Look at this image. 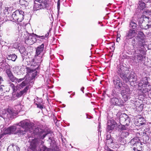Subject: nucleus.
<instances>
[{"label":"nucleus","mask_w":151,"mask_h":151,"mask_svg":"<svg viewBox=\"0 0 151 151\" xmlns=\"http://www.w3.org/2000/svg\"><path fill=\"white\" fill-rule=\"evenodd\" d=\"M32 129L29 131L32 133V136L33 137H37L32 139L30 143V148L33 151H37L36 148L38 144H42L43 143L41 139H43L48 134L45 132L42 129H40L38 128H35L34 130L33 129L32 127Z\"/></svg>","instance_id":"f257e3e1"},{"label":"nucleus","mask_w":151,"mask_h":151,"mask_svg":"<svg viewBox=\"0 0 151 151\" xmlns=\"http://www.w3.org/2000/svg\"><path fill=\"white\" fill-rule=\"evenodd\" d=\"M150 13V12L149 11H144L143 14L144 15L141 16L140 17L138 18L137 20L138 22V25L141 28L145 29H147L149 28H151V23L150 22V24H146L145 23V22H143V21H144V19H150L149 17L147 16H146L147 13V14H149Z\"/></svg>","instance_id":"f03ea898"},{"label":"nucleus","mask_w":151,"mask_h":151,"mask_svg":"<svg viewBox=\"0 0 151 151\" xmlns=\"http://www.w3.org/2000/svg\"><path fill=\"white\" fill-rule=\"evenodd\" d=\"M116 72L118 74L123 80L126 79L129 70L126 67L123 65L119 64L117 67Z\"/></svg>","instance_id":"7ed1b4c3"},{"label":"nucleus","mask_w":151,"mask_h":151,"mask_svg":"<svg viewBox=\"0 0 151 151\" xmlns=\"http://www.w3.org/2000/svg\"><path fill=\"white\" fill-rule=\"evenodd\" d=\"M24 13L22 11L17 10L14 12L12 16L13 20L18 22H21L24 19Z\"/></svg>","instance_id":"20e7f679"},{"label":"nucleus","mask_w":151,"mask_h":151,"mask_svg":"<svg viewBox=\"0 0 151 151\" xmlns=\"http://www.w3.org/2000/svg\"><path fill=\"white\" fill-rule=\"evenodd\" d=\"M134 58L133 60L136 63L142 61L143 55L145 54V51L142 48H137L135 51Z\"/></svg>","instance_id":"39448f33"},{"label":"nucleus","mask_w":151,"mask_h":151,"mask_svg":"<svg viewBox=\"0 0 151 151\" xmlns=\"http://www.w3.org/2000/svg\"><path fill=\"white\" fill-rule=\"evenodd\" d=\"M17 125L21 127L22 128L24 129V131H25V132L27 131H31V129H32V127L33 126V124H31L27 120L22 121L17 124Z\"/></svg>","instance_id":"423d86ee"},{"label":"nucleus","mask_w":151,"mask_h":151,"mask_svg":"<svg viewBox=\"0 0 151 151\" xmlns=\"http://www.w3.org/2000/svg\"><path fill=\"white\" fill-rule=\"evenodd\" d=\"M111 95L113 96H115L111 99L110 103L111 105L122 106L124 104L123 101L121 98H119L116 97L115 93L113 92L112 93Z\"/></svg>","instance_id":"0eeeda50"},{"label":"nucleus","mask_w":151,"mask_h":151,"mask_svg":"<svg viewBox=\"0 0 151 151\" xmlns=\"http://www.w3.org/2000/svg\"><path fill=\"white\" fill-rule=\"evenodd\" d=\"M113 82L115 87L117 89H123L124 85L123 84L120 78L117 76H114L113 77Z\"/></svg>","instance_id":"6e6552de"},{"label":"nucleus","mask_w":151,"mask_h":151,"mask_svg":"<svg viewBox=\"0 0 151 151\" xmlns=\"http://www.w3.org/2000/svg\"><path fill=\"white\" fill-rule=\"evenodd\" d=\"M44 47V44L38 47L36 49V55H35V58L39 61L42 58V54H41Z\"/></svg>","instance_id":"1a4fd4ad"},{"label":"nucleus","mask_w":151,"mask_h":151,"mask_svg":"<svg viewBox=\"0 0 151 151\" xmlns=\"http://www.w3.org/2000/svg\"><path fill=\"white\" fill-rule=\"evenodd\" d=\"M3 117L4 119H12L14 116H15L16 113L10 109H8L4 111V112L3 113Z\"/></svg>","instance_id":"9d476101"},{"label":"nucleus","mask_w":151,"mask_h":151,"mask_svg":"<svg viewBox=\"0 0 151 151\" xmlns=\"http://www.w3.org/2000/svg\"><path fill=\"white\" fill-rule=\"evenodd\" d=\"M129 135L128 132L123 131L120 132L117 136V141L118 142H121L123 139L126 138Z\"/></svg>","instance_id":"9b49d317"},{"label":"nucleus","mask_w":151,"mask_h":151,"mask_svg":"<svg viewBox=\"0 0 151 151\" xmlns=\"http://www.w3.org/2000/svg\"><path fill=\"white\" fill-rule=\"evenodd\" d=\"M135 30L130 29L126 32L125 38L126 40H129L134 37L135 35Z\"/></svg>","instance_id":"f8f14e48"},{"label":"nucleus","mask_w":151,"mask_h":151,"mask_svg":"<svg viewBox=\"0 0 151 151\" xmlns=\"http://www.w3.org/2000/svg\"><path fill=\"white\" fill-rule=\"evenodd\" d=\"M11 133L12 134H16L19 133L21 135H23L25 134V131H23L21 129L18 130L16 126H12L9 127Z\"/></svg>","instance_id":"ddd939ff"},{"label":"nucleus","mask_w":151,"mask_h":151,"mask_svg":"<svg viewBox=\"0 0 151 151\" xmlns=\"http://www.w3.org/2000/svg\"><path fill=\"white\" fill-rule=\"evenodd\" d=\"M126 81H129L131 83H135L137 81V78L136 74L134 73H130L129 76L127 77L126 79H125Z\"/></svg>","instance_id":"4468645a"},{"label":"nucleus","mask_w":151,"mask_h":151,"mask_svg":"<svg viewBox=\"0 0 151 151\" xmlns=\"http://www.w3.org/2000/svg\"><path fill=\"white\" fill-rule=\"evenodd\" d=\"M137 20L133 17L129 22V27L132 29L135 30L137 26Z\"/></svg>","instance_id":"2eb2a0df"},{"label":"nucleus","mask_w":151,"mask_h":151,"mask_svg":"<svg viewBox=\"0 0 151 151\" xmlns=\"http://www.w3.org/2000/svg\"><path fill=\"white\" fill-rule=\"evenodd\" d=\"M36 41V39L35 38L32 37L31 35H29L28 37H26L25 42L27 44L29 45H32Z\"/></svg>","instance_id":"dca6fc26"},{"label":"nucleus","mask_w":151,"mask_h":151,"mask_svg":"<svg viewBox=\"0 0 151 151\" xmlns=\"http://www.w3.org/2000/svg\"><path fill=\"white\" fill-rule=\"evenodd\" d=\"M137 39L138 41L139 45H135V47L137 48H142V47H143V44L145 42V38H142L139 37H137Z\"/></svg>","instance_id":"f3484780"},{"label":"nucleus","mask_w":151,"mask_h":151,"mask_svg":"<svg viewBox=\"0 0 151 151\" xmlns=\"http://www.w3.org/2000/svg\"><path fill=\"white\" fill-rule=\"evenodd\" d=\"M29 89V86H27L25 87L24 89L22 91H20L19 92H17L16 94V96L18 98L21 96L23 95L26 94L27 91Z\"/></svg>","instance_id":"a211bd4d"},{"label":"nucleus","mask_w":151,"mask_h":151,"mask_svg":"<svg viewBox=\"0 0 151 151\" xmlns=\"http://www.w3.org/2000/svg\"><path fill=\"white\" fill-rule=\"evenodd\" d=\"M27 74L32 73V77L35 78L37 75V71L35 69H33L31 68L27 67Z\"/></svg>","instance_id":"6ab92c4d"},{"label":"nucleus","mask_w":151,"mask_h":151,"mask_svg":"<svg viewBox=\"0 0 151 151\" xmlns=\"http://www.w3.org/2000/svg\"><path fill=\"white\" fill-rule=\"evenodd\" d=\"M6 73L9 77V80L12 82V81L15 78V77L13 76L12 72L9 69H7L6 70Z\"/></svg>","instance_id":"aec40b11"},{"label":"nucleus","mask_w":151,"mask_h":151,"mask_svg":"<svg viewBox=\"0 0 151 151\" xmlns=\"http://www.w3.org/2000/svg\"><path fill=\"white\" fill-rule=\"evenodd\" d=\"M141 83L142 85H141V83H139V86H142V88L143 87H145L146 86L148 85L149 83L147 80V77H145L142 79V80L141 81Z\"/></svg>","instance_id":"412c9836"},{"label":"nucleus","mask_w":151,"mask_h":151,"mask_svg":"<svg viewBox=\"0 0 151 151\" xmlns=\"http://www.w3.org/2000/svg\"><path fill=\"white\" fill-rule=\"evenodd\" d=\"M119 142L117 141V140H114L113 138L112 137L111 139H107L106 141V144L109 146H111L114 145V143H117Z\"/></svg>","instance_id":"4be33fe9"},{"label":"nucleus","mask_w":151,"mask_h":151,"mask_svg":"<svg viewBox=\"0 0 151 151\" xmlns=\"http://www.w3.org/2000/svg\"><path fill=\"white\" fill-rule=\"evenodd\" d=\"M134 139H132L131 140V143H132V142L134 141ZM132 144H133V145L135 147H134L133 148V150L135 151H141L140 150H138L137 149L138 148L137 146H139L141 145V144L139 142L135 141V142L134 143Z\"/></svg>","instance_id":"5701e85b"},{"label":"nucleus","mask_w":151,"mask_h":151,"mask_svg":"<svg viewBox=\"0 0 151 151\" xmlns=\"http://www.w3.org/2000/svg\"><path fill=\"white\" fill-rule=\"evenodd\" d=\"M123 88H124L122 89V91L121 94H122L123 93L124 94L126 95V94H127L128 93V94H129L130 90L129 88L127 86L126 84H124V87Z\"/></svg>","instance_id":"b1692460"},{"label":"nucleus","mask_w":151,"mask_h":151,"mask_svg":"<svg viewBox=\"0 0 151 151\" xmlns=\"http://www.w3.org/2000/svg\"><path fill=\"white\" fill-rule=\"evenodd\" d=\"M128 116L125 114H122L120 116L119 120L120 122L123 123L125 120L127 118Z\"/></svg>","instance_id":"393cba45"},{"label":"nucleus","mask_w":151,"mask_h":151,"mask_svg":"<svg viewBox=\"0 0 151 151\" xmlns=\"http://www.w3.org/2000/svg\"><path fill=\"white\" fill-rule=\"evenodd\" d=\"M7 59L9 60L15 61L17 58V56L15 54L8 55L7 56Z\"/></svg>","instance_id":"a878e982"},{"label":"nucleus","mask_w":151,"mask_h":151,"mask_svg":"<svg viewBox=\"0 0 151 151\" xmlns=\"http://www.w3.org/2000/svg\"><path fill=\"white\" fill-rule=\"evenodd\" d=\"M138 6L141 10H143L146 7L145 3L143 1V0H140L138 3Z\"/></svg>","instance_id":"bb28decb"},{"label":"nucleus","mask_w":151,"mask_h":151,"mask_svg":"<svg viewBox=\"0 0 151 151\" xmlns=\"http://www.w3.org/2000/svg\"><path fill=\"white\" fill-rule=\"evenodd\" d=\"M8 84L9 86L12 89L13 91V93H15L17 91V86L15 87L14 84L10 81L9 82Z\"/></svg>","instance_id":"cd10ccee"},{"label":"nucleus","mask_w":151,"mask_h":151,"mask_svg":"<svg viewBox=\"0 0 151 151\" xmlns=\"http://www.w3.org/2000/svg\"><path fill=\"white\" fill-rule=\"evenodd\" d=\"M29 0H19L20 4L24 7H26L28 6L29 1Z\"/></svg>","instance_id":"c85d7f7f"},{"label":"nucleus","mask_w":151,"mask_h":151,"mask_svg":"<svg viewBox=\"0 0 151 151\" xmlns=\"http://www.w3.org/2000/svg\"><path fill=\"white\" fill-rule=\"evenodd\" d=\"M41 9L40 4V3H36L34 2L33 10L34 11H37V10Z\"/></svg>","instance_id":"c756f323"},{"label":"nucleus","mask_w":151,"mask_h":151,"mask_svg":"<svg viewBox=\"0 0 151 151\" xmlns=\"http://www.w3.org/2000/svg\"><path fill=\"white\" fill-rule=\"evenodd\" d=\"M118 130L121 131L126 130L128 129V128L125 125H122V124L119 125L118 127Z\"/></svg>","instance_id":"7c9ffc66"},{"label":"nucleus","mask_w":151,"mask_h":151,"mask_svg":"<svg viewBox=\"0 0 151 151\" xmlns=\"http://www.w3.org/2000/svg\"><path fill=\"white\" fill-rule=\"evenodd\" d=\"M26 81H23L21 83L17 85V88H20V89H21L26 86Z\"/></svg>","instance_id":"2f4dec72"},{"label":"nucleus","mask_w":151,"mask_h":151,"mask_svg":"<svg viewBox=\"0 0 151 151\" xmlns=\"http://www.w3.org/2000/svg\"><path fill=\"white\" fill-rule=\"evenodd\" d=\"M123 93H123L122 94H121V95L124 101H127L129 99L130 95L128 93L127 94H126V95H125Z\"/></svg>","instance_id":"473e14b6"},{"label":"nucleus","mask_w":151,"mask_h":151,"mask_svg":"<svg viewBox=\"0 0 151 151\" xmlns=\"http://www.w3.org/2000/svg\"><path fill=\"white\" fill-rule=\"evenodd\" d=\"M143 141L145 142H147L149 140V137L146 133H145V135H143Z\"/></svg>","instance_id":"72a5a7b5"},{"label":"nucleus","mask_w":151,"mask_h":151,"mask_svg":"<svg viewBox=\"0 0 151 151\" xmlns=\"http://www.w3.org/2000/svg\"><path fill=\"white\" fill-rule=\"evenodd\" d=\"M10 128L9 127L8 128H7L4 129H3V131H4V132L3 134L4 135L7 134H10L11 133V131L10 130Z\"/></svg>","instance_id":"f704fd0d"},{"label":"nucleus","mask_w":151,"mask_h":151,"mask_svg":"<svg viewBox=\"0 0 151 151\" xmlns=\"http://www.w3.org/2000/svg\"><path fill=\"white\" fill-rule=\"evenodd\" d=\"M49 33L48 32L45 36H39L37 35H35L37 37V38H39L40 39H45V38H47V37L49 35Z\"/></svg>","instance_id":"c9c22d12"},{"label":"nucleus","mask_w":151,"mask_h":151,"mask_svg":"<svg viewBox=\"0 0 151 151\" xmlns=\"http://www.w3.org/2000/svg\"><path fill=\"white\" fill-rule=\"evenodd\" d=\"M40 4L41 9H44L46 8L47 7V3L46 2H42H42L40 3Z\"/></svg>","instance_id":"e433bc0d"},{"label":"nucleus","mask_w":151,"mask_h":151,"mask_svg":"<svg viewBox=\"0 0 151 151\" xmlns=\"http://www.w3.org/2000/svg\"><path fill=\"white\" fill-rule=\"evenodd\" d=\"M130 119L129 116H128L127 118L125 120L123 123L126 126H127L130 122Z\"/></svg>","instance_id":"4c0bfd02"},{"label":"nucleus","mask_w":151,"mask_h":151,"mask_svg":"<svg viewBox=\"0 0 151 151\" xmlns=\"http://www.w3.org/2000/svg\"><path fill=\"white\" fill-rule=\"evenodd\" d=\"M15 79H14L12 81V82H15L17 83V82H18V83H19V82L22 81H23L24 79V78L18 79L15 77Z\"/></svg>","instance_id":"58836bf2"},{"label":"nucleus","mask_w":151,"mask_h":151,"mask_svg":"<svg viewBox=\"0 0 151 151\" xmlns=\"http://www.w3.org/2000/svg\"><path fill=\"white\" fill-rule=\"evenodd\" d=\"M114 128V126L113 125H108L107 127V129L108 131L112 130Z\"/></svg>","instance_id":"ea45409f"},{"label":"nucleus","mask_w":151,"mask_h":151,"mask_svg":"<svg viewBox=\"0 0 151 151\" xmlns=\"http://www.w3.org/2000/svg\"><path fill=\"white\" fill-rule=\"evenodd\" d=\"M137 37H141L142 38H145V35L143 32L139 31L138 32Z\"/></svg>","instance_id":"a19ab883"},{"label":"nucleus","mask_w":151,"mask_h":151,"mask_svg":"<svg viewBox=\"0 0 151 151\" xmlns=\"http://www.w3.org/2000/svg\"><path fill=\"white\" fill-rule=\"evenodd\" d=\"M15 148H12L10 149L9 151H19V147L16 146Z\"/></svg>","instance_id":"79ce46f5"},{"label":"nucleus","mask_w":151,"mask_h":151,"mask_svg":"<svg viewBox=\"0 0 151 151\" xmlns=\"http://www.w3.org/2000/svg\"><path fill=\"white\" fill-rule=\"evenodd\" d=\"M60 2L59 0H58L57 2V8H58V11H59V9L60 8Z\"/></svg>","instance_id":"37998d69"},{"label":"nucleus","mask_w":151,"mask_h":151,"mask_svg":"<svg viewBox=\"0 0 151 151\" xmlns=\"http://www.w3.org/2000/svg\"><path fill=\"white\" fill-rule=\"evenodd\" d=\"M4 65H5V64L4 63H3L1 62L0 63V65L2 66L1 67L2 69H4Z\"/></svg>","instance_id":"c03bdc74"},{"label":"nucleus","mask_w":151,"mask_h":151,"mask_svg":"<svg viewBox=\"0 0 151 151\" xmlns=\"http://www.w3.org/2000/svg\"><path fill=\"white\" fill-rule=\"evenodd\" d=\"M112 137H111V135L110 134H108V135H107L106 137V141L107 140V139H111V138H112Z\"/></svg>","instance_id":"a18cd8bd"},{"label":"nucleus","mask_w":151,"mask_h":151,"mask_svg":"<svg viewBox=\"0 0 151 151\" xmlns=\"http://www.w3.org/2000/svg\"><path fill=\"white\" fill-rule=\"evenodd\" d=\"M37 107L41 109H42L43 108V106L40 104H37Z\"/></svg>","instance_id":"49530a36"},{"label":"nucleus","mask_w":151,"mask_h":151,"mask_svg":"<svg viewBox=\"0 0 151 151\" xmlns=\"http://www.w3.org/2000/svg\"><path fill=\"white\" fill-rule=\"evenodd\" d=\"M43 151H49V149L46 147H43Z\"/></svg>","instance_id":"de8ad7c7"},{"label":"nucleus","mask_w":151,"mask_h":151,"mask_svg":"<svg viewBox=\"0 0 151 151\" xmlns=\"http://www.w3.org/2000/svg\"><path fill=\"white\" fill-rule=\"evenodd\" d=\"M9 8L8 7H6L4 9L5 12H7L9 10Z\"/></svg>","instance_id":"09e8293b"},{"label":"nucleus","mask_w":151,"mask_h":151,"mask_svg":"<svg viewBox=\"0 0 151 151\" xmlns=\"http://www.w3.org/2000/svg\"><path fill=\"white\" fill-rule=\"evenodd\" d=\"M4 81L2 77L0 76V85L1 84V82Z\"/></svg>","instance_id":"8fccbe9b"},{"label":"nucleus","mask_w":151,"mask_h":151,"mask_svg":"<svg viewBox=\"0 0 151 151\" xmlns=\"http://www.w3.org/2000/svg\"><path fill=\"white\" fill-rule=\"evenodd\" d=\"M4 126L3 124H1L0 126V129H1L2 130V129H3L4 128Z\"/></svg>","instance_id":"3c124183"},{"label":"nucleus","mask_w":151,"mask_h":151,"mask_svg":"<svg viewBox=\"0 0 151 151\" xmlns=\"http://www.w3.org/2000/svg\"><path fill=\"white\" fill-rule=\"evenodd\" d=\"M146 3H147L149 2H151V0H143Z\"/></svg>","instance_id":"603ef678"},{"label":"nucleus","mask_w":151,"mask_h":151,"mask_svg":"<svg viewBox=\"0 0 151 151\" xmlns=\"http://www.w3.org/2000/svg\"><path fill=\"white\" fill-rule=\"evenodd\" d=\"M35 1H36L39 3H41L42 2L43 0H35Z\"/></svg>","instance_id":"864d4df0"},{"label":"nucleus","mask_w":151,"mask_h":151,"mask_svg":"<svg viewBox=\"0 0 151 151\" xmlns=\"http://www.w3.org/2000/svg\"><path fill=\"white\" fill-rule=\"evenodd\" d=\"M4 135L3 133L2 134H0V139H1Z\"/></svg>","instance_id":"5fc2aeb1"},{"label":"nucleus","mask_w":151,"mask_h":151,"mask_svg":"<svg viewBox=\"0 0 151 151\" xmlns=\"http://www.w3.org/2000/svg\"><path fill=\"white\" fill-rule=\"evenodd\" d=\"M145 124V122L141 123L139 124V125H142Z\"/></svg>","instance_id":"6e6d98bb"},{"label":"nucleus","mask_w":151,"mask_h":151,"mask_svg":"<svg viewBox=\"0 0 151 151\" xmlns=\"http://www.w3.org/2000/svg\"><path fill=\"white\" fill-rule=\"evenodd\" d=\"M1 6H2V3L0 1V10L1 9Z\"/></svg>","instance_id":"4d7b16f0"},{"label":"nucleus","mask_w":151,"mask_h":151,"mask_svg":"<svg viewBox=\"0 0 151 151\" xmlns=\"http://www.w3.org/2000/svg\"><path fill=\"white\" fill-rule=\"evenodd\" d=\"M84 89V88L83 87H82L81 88V90L83 92V93H84V92H83V90Z\"/></svg>","instance_id":"13d9d810"},{"label":"nucleus","mask_w":151,"mask_h":151,"mask_svg":"<svg viewBox=\"0 0 151 151\" xmlns=\"http://www.w3.org/2000/svg\"><path fill=\"white\" fill-rule=\"evenodd\" d=\"M49 140H51V142L52 140V138L51 137H50L49 138Z\"/></svg>","instance_id":"bf43d9fd"},{"label":"nucleus","mask_w":151,"mask_h":151,"mask_svg":"<svg viewBox=\"0 0 151 151\" xmlns=\"http://www.w3.org/2000/svg\"><path fill=\"white\" fill-rule=\"evenodd\" d=\"M3 90V88L1 87V86H0V91H2Z\"/></svg>","instance_id":"052dcab7"},{"label":"nucleus","mask_w":151,"mask_h":151,"mask_svg":"<svg viewBox=\"0 0 151 151\" xmlns=\"http://www.w3.org/2000/svg\"><path fill=\"white\" fill-rule=\"evenodd\" d=\"M118 39H119V40H120V38H117V39H116V41L117 42H118Z\"/></svg>","instance_id":"680f3d73"},{"label":"nucleus","mask_w":151,"mask_h":151,"mask_svg":"<svg viewBox=\"0 0 151 151\" xmlns=\"http://www.w3.org/2000/svg\"><path fill=\"white\" fill-rule=\"evenodd\" d=\"M132 41H134V42H135V39H133L132 40Z\"/></svg>","instance_id":"e2e57ef3"},{"label":"nucleus","mask_w":151,"mask_h":151,"mask_svg":"<svg viewBox=\"0 0 151 151\" xmlns=\"http://www.w3.org/2000/svg\"><path fill=\"white\" fill-rule=\"evenodd\" d=\"M107 151H114V150H107Z\"/></svg>","instance_id":"0e129e2a"},{"label":"nucleus","mask_w":151,"mask_h":151,"mask_svg":"<svg viewBox=\"0 0 151 151\" xmlns=\"http://www.w3.org/2000/svg\"><path fill=\"white\" fill-rule=\"evenodd\" d=\"M145 91H148V90L147 89V90H146V88H145Z\"/></svg>","instance_id":"69168bd1"},{"label":"nucleus","mask_w":151,"mask_h":151,"mask_svg":"<svg viewBox=\"0 0 151 151\" xmlns=\"http://www.w3.org/2000/svg\"><path fill=\"white\" fill-rule=\"evenodd\" d=\"M141 117V118L143 120L144 119L143 118H142V117Z\"/></svg>","instance_id":"338daca9"},{"label":"nucleus","mask_w":151,"mask_h":151,"mask_svg":"<svg viewBox=\"0 0 151 151\" xmlns=\"http://www.w3.org/2000/svg\"><path fill=\"white\" fill-rule=\"evenodd\" d=\"M132 44H133V45H134V43H133V42H132Z\"/></svg>","instance_id":"774afa93"}]
</instances>
